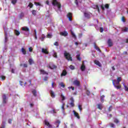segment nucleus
Returning <instances> with one entry per match:
<instances>
[{
  "label": "nucleus",
  "mask_w": 128,
  "mask_h": 128,
  "mask_svg": "<svg viewBox=\"0 0 128 128\" xmlns=\"http://www.w3.org/2000/svg\"><path fill=\"white\" fill-rule=\"evenodd\" d=\"M64 56L68 60H70L71 62L72 61V57L70 54L66 51H65L64 53Z\"/></svg>",
  "instance_id": "f257e3e1"
},
{
  "label": "nucleus",
  "mask_w": 128,
  "mask_h": 128,
  "mask_svg": "<svg viewBox=\"0 0 128 128\" xmlns=\"http://www.w3.org/2000/svg\"><path fill=\"white\" fill-rule=\"evenodd\" d=\"M52 6H58V10L62 8V4H60V2H58V0H53L52 2Z\"/></svg>",
  "instance_id": "f03ea898"
},
{
  "label": "nucleus",
  "mask_w": 128,
  "mask_h": 128,
  "mask_svg": "<svg viewBox=\"0 0 128 128\" xmlns=\"http://www.w3.org/2000/svg\"><path fill=\"white\" fill-rule=\"evenodd\" d=\"M116 80H112V84L113 86L116 88L117 90H120V88H122V85L120 84L118 86L116 85Z\"/></svg>",
  "instance_id": "7ed1b4c3"
},
{
  "label": "nucleus",
  "mask_w": 128,
  "mask_h": 128,
  "mask_svg": "<svg viewBox=\"0 0 128 128\" xmlns=\"http://www.w3.org/2000/svg\"><path fill=\"white\" fill-rule=\"evenodd\" d=\"M2 104H6L8 102V100L6 99V96L4 94H3L2 96Z\"/></svg>",
  "instance_id": "20e7f679"
},
{
  "label": "nucleus",
  "mask_w": 128,
  "mask_h": 128,
  "mask_svg": "<svg viewBox=\"0 0 128 128\" xmlns=\"http://www.w3.org/2000/svg\"><path fill=\"white\" fill-rule=\"evenodd\" d=\"M66 16L70 22H72V13L68 12V14L66 15Z\"/></svg>",
  "instance_id": "39448f33"
},
{
  "label": "nucleus",
  "mask_w": 128,
  "mask_h": 128,
  "mask_svg": "<svg viewBox=\"0 0 128 128\" xmlns=\"http://www.w3.org/2000/svg\"><path fill=\"white\" fill-rule=\"evenodd\" d=\"M60 36H68V33L66 31H64V32H60Z\"/></svg>",
  "instance_id": "423d86ee"
},
{
  "label": "nucleus",
  "mask_w": 128,
  "mask_h": 128,
  "mask_svg": "<svg viewBox=\"0 0 128 128\" xmlns=\"http://www.w3.org/2000/svg\"><path fill=\"white\" fill-rule=\"evenodd\" d=\"M107 44L110 48L112 46H114V44L112 43V40L109 38L108 40Z\"/></svg>",
  "instance_id": "0eeeda50"
},
{
  "label": "nucleus",
  "mask_w": 128,
  "mask_h": 128,
  "mask_svg": "<svg viewBox=\"0 0 128 128\" xmlns=\"http://www.w3.org/2000/svg\"><path fill=\"white\" fill-rule=\"evenodd\" d=\"M74 84L76 86H80V82L78 80H75L73 82Z\"/></svg>",
  "instance_id": "6e6552de"
},
{
  "label": "nucleus",
  "mask_w": 128,
  "mask_h": 128,
  "mask_svg": "<svg viewBox=\"0 0 128 128\" xmlns=\"http://www.w3.org/2000/svg\"><path fill=\"white\" fill-rule=\"evenodd\" d=\"M70 105L71 106L72 108H74V98L72 97L70 98Z\"/></svg>",
  "instance_id": "1a4fd4ad"
},
{
  "label": "nucleus",
  "mask_w": 128,
  "mask_h": 128,
  "mask_svg": "<svg viewBox=\"0 0 128 128\" xmlns=\"http://www.w3.org/2000/svg\"><path fill=\"white\" fill-rule=\"evenodd\" d=\"M40 74H46V76H48V73L44 70H40Z\"/></svg>",
  "instance_id": "9d476101"
},
{
  "label": "nucleus",
  "mask_w": 128,
  "mask_h": 128,
  "mask_svg": "<svg viewBox=\"0 0 128 128\" xmlns=\"http://www.w3.org/2000/svg\"><path fill=\"white\" fill-rule=\"evenodd\" d=\"M50 68L51 70H54V68H56V66L50 63L49 64L48 66Z\"/></svg>",
  "instance_id": "9b49d317"
},
{
  "label": "nucleus",
  "mask_w": 128,
  "mask_h": 128,
  "mask_svg": "<svg viewBox=\"0 0 128 128\" xmlns=\"http://www.w3.org/2000/svg\"><path fill=\"white\" fill-rule=\"evenodd\" d=\"M68 74V72L66 70H64L62 72V73L61 74L60 76H66Z\"/></svg>",
  "instance_id": "f8f14e48"
},
{
  "label": "nucleus",
  "mask_w": 128,
  "mask_h": 128,
  "mask_svg": "<svg viewBox=\"0 0 128 128\" xmlns=\"http://www.w3.org/2000/svg\"><path fill=\"white\" fill-rule=\"evenodd\" d=\"M94 62L95 64H96V66H100V68H102V64H100V62H99L98 60H95L94 61Z\"/></svg>",
  "instance_id": "ddd939ff"
},
{
  "label": "nucleus",
  "mask_w": 128,
  "mask_h": 128,
  "mask_svg": "<svg viewBox=\"0 0 128 128\" xmlns=\"http://www.w3.org/2000/svg\"><path fill=\"white\" fill-rule=\"evenodd\" d=\"M80 70L82 72H84V70H86V66L84 65V63H82V64L80 66Z\"/></svg>",
  "instance_id": "4468645a"
},
{
  "label": "nucleus",
  "mask_w": 128,
  "mask_h": 128,
  "mask_svg": "<svg viewBox=\"0 0 128 128\" xmlns=\"http://www.w3.org/2000/svg\"><path fill=\"white\" fill-rule=\"evenodd\" d=\"M73 112L74 114V116H76V118H80V115H78V113L76 112L75 110H73Z\"/></svg>",
  "instance_id": "2eb2a0df"
},
{
  "label": "nucleus",
  "mask_w": 128,
  "mask_h": 128,
  "mask_svg": "<svg viewBox=\"0 0 128 128\" xmlns=\"http://www.w3.org/2000/svg\"><path fill=\"white\" fill-rule=\"evenodd\" d=\"M50 94L51 96V97L52 98H56V95L54 94V91L52 90H50Z\"/></svg>",
  "instance_id": "dca6fc26"
},
{
  "label": "nucleus",
  "mask_w": 128,
  "mask_h": 128,
  "mask_svg": "<svg viewBox=\"0 0 128 128\" xmlns=\"http://www.w3.org/2000/svg\"><path fill=\"white\" fill-rule=\"evenodd\" d=\"M94 48H96V50H98V52H101L100 49L98 46H96V42H94Z\"/></svg>",
  "instance_id": "f3484780"
},
{
  "label": "nucleus",
  "mask_w": 128,
  "mask_h": 128,
  "mask_svg": "<svg viewBox=\"0 0 128 128\" xmlns=\"http://www.w3.org/2000/svg\"><path fill=\"white\" fill-rule=\"evenodd\" d=\"M42 50L43 54H48V51L46 49L42 48Z\"/></svg>",
  "instance_id": "a211bd4d"
},
{
  "label": "nucleus",
  "mask_w": 128,
  "mask_h": 128,
  "mask_svg": "<svg viewBox=\"0 0 128 128\" xmlns=\"http://www.w3.org/2000/svg\"><path fill=\"white\" fill-rule=\"evenodd\" d=\"M44 124L46 126H48V128H52V125L50 124V122L47 120H45Z\"/></svg>",
  "instance_id": "6ab92c4d"
},
{
  "label": "nucleus",
  "mask_w": 128,
  "mask_h": 128,
  "mask_svg": "<svg viewBox=\"0 0 128 128\" xmlns=\"http://www.w3.org/2000/svg\"><path fill=\"white\" fill-rule=\"evenodd\" d=\"M84 16L85 18H90V14L88 12H84Z\"/></svg>",
  "instance_id": "aec40b11"
},
{
  "label": "nucleus",
  "mask_w": 128,
  "mask_h": 128,
  "mask_svg": "<svg viewBox=\"0 0 128 128\" xmlns=\"http://www.w3.org/2000/svg\"><path fill=\"white\" fill-rule=\"evenodd\" d=\"M97 108L100 110H102V104H98Z\"/></svg>",
  "instance_id": "412c9836"
},
{
  "label": "nucleus",
  "mask_w": 128,
  "mask_h": 128,
  "mask_svg": "<svg viewBox=\"0 0 128 128\" xmlns=\"http://www.w3.org/2000/svg\"><path fill=\"white\" fill-rule=\"evenodd\" d=\"M29 64H30V66H32V64H34V60L32 58H30L28 60Z\"/></svg>",
  "instance_id": "4be33fe9"
},
{
  "label": "nucleus",
  "mask_w": 128,
  "mask_h": 128,
  "mask_svg": "<svg viewBox=\"0 0 128 128\" xmlns=\"http://www.w3.org/2000/svg\"><path fill=\"white\" fill-rule=\"evenodd\" d=\"M14 33L16 34V36H20V32H19V31L16 30H14Z\"/></svg>",
  "instance_id": "5701e85b"
},
{
  "label": "nucleus",
  "mask_w": 128,
  "mask_h": 128,
  "mask_svg": "<svg viewBox=\"0 0 128 128\" xmlns=\"http://www.w3.org/2000/svg\"><path fill=\"white\" fill-rule=\"evenodd\" d=\"M22 30H24V32H29L30 29L28 27H23L22 28Z\"/></svg>",
  "instance_id": "b1692460"
},
{
  "label": "nucleus",
  "mask_w": 128,
  "mask_h": 128,
  "mask_svg": "<svg viewBox=\"0 0 128 128\" xmlns=\"http://www.w3.org/2000/svg\"><path fill=\"white\" fill-rule=\"evenodd\" d=\"M76 58H77L78 60H79V62H81L82 58H80V54H78L76 56Z\"/></svg>",
  "instance_id": "393cba45"
},
{
  "label": "nucleus",
  "mask_w": 128,
  "mask_h": 128,
  "mask_svg": "<svg viewBox=\"0 0 128 128\" xmlns=\"http://www.w3.org/2000/svg\"><path fill=\"white\" fill-rule=\"evenodd\" d=\"M33 96H36V90H33L32 92Z\"/></svg>",
  "instance_id": "a878e982"
},
{
  "label": "nucleus",
  "mask_w": 128,
  "mask_h": 128,
  "mask_svg": "<svg viewBox=\"0 0 128 128\" xmlns=\"http://www.w3.org/2000/svg\"><path fill=\"white\" fill-rule=\"evenodd\" d=\"M22 54H24V55L26 54V49H24V48H22Z\"/></svg>",
  "instance_id": "bb28decb"
},
{
  "label": "nucleus",
  "mask_w": 128,
  "mask_h": 128,
  "mask_svg": "<svg viewBox=\"0 0 128 128\" xmlns=\"http://www.w3.org/2000/svg\"><path fill=\"white\" fill-rule=\"evenodd\" d=\"M71 32V34L72 36V38H76V34H74V32L72 30H70Z\"/></svg>",
  "instance_id": "cd10ccee"
},
{
  "label": "nucleus",
  "mask_w": 128,
  "mask_h": 128,
  "mask_svg": "<svg viewBox=\"0 0 128 128\" xmlns=\"http://www.w3.org/2000/svg\"><path fill=\"white\" fill-rule=\"evenodd\" d=\"M24 12H22L20 14V20H22V18H24Z\"/></svg>",
  "instance_id": "c85d7f7f"
},
{
  "label": "nucleus",
  "mask_w": 128,
  "mask_h": 128,
  "mask_svg": "<svg viewBox=\"0 0 128 128\" xmlns=\"http://www.w3.org/2000/svg\"><path fill=\"white\" fill-rule=\"evenodd\" d=\"M114 122L115 124H119L120 123V120H118V118H114Z\"/></svg>",
  "instance_id": "c756f323"
},
{
  "label": "nucleus",
  "mask_w": 128,
  "mask_h": 128,
  "mask_svg": "<svg viewBox=\"0 0 128 128\" xmlns=\"http://www.w3.org/2000/svg\"><path fill=\"white\" fill-rule=\"evenodd\" d=\"M110 128H116V125L114 123H110Z\"/></svg>",
  "instance_id": "7c9ffc66"
},
{
  "label": "nucleus",
  "mask_w": 128,
  "mask_h": 128,
  "mask_svg": "<svg viewBox=\"0 0 128 128\" xmlns=\"http://www.w3.org/2000/svg\"><path fill=\"white\" fill-rule=\"evenodd\" d=\"M69 68H70V70H74L76 69V66H74L73 65H70L69 66Z\"/></svg>",
  "instance_id": "2f4dec72"
},
{
  "label": "nucleus",
  "mask_w": 128,
  "mask_h": 128,
  "mask_svg": "<svg viewBox=\"0 0 128 128\" xmlns=\"http://www.w3.org/2000/svg\"><path fill=\"white\" fill-rule=\"evenodd\" d=\"M104 95H102L100 96V100H101V102H104Z\"/></svg>",
  "instance_id": "473e14b6"
},
{
  "label": "nucleus",
  "mask_w": 128,
  "mask_h": 128,
  "mask_svg": "<svg viewBox=\"0 0 128 128\" xmlns=\"http://www.w3.org/2000/svg\"><path fill=\"white\" fill-rule=\"evenodd\" d=\"M124 90L126 92H128V87L127 86H126V84H124Z\"/></svg>",
  "instance_id": "72a5a7b5"
},
{
  "label": "nucleus",
  "mask_w": 128,
  "mask_h": 128,
  "mask_svg": "<svg viewBox=\"0 0 128 128\" xmlns=\"http://www.w3.org/2000/svg\"><path fill=\"white\" fill-rule=\"evenodd\" d=\"M32 14H33V16H36V10H32Z\"/></svg>",
  "instance_id": "f704fd0d"
},
{
  "label": "nucleus",
  "mask_w": 128,
  "mask_h": 128,
  "mask_svg": "<svg viewBox=\"0 0 128 128\" xmlns=\"http://www.w3.org/2000/svg\"><path fill=\"white\" fill-rule=\"evenodd\" d=\"M105 8H106L107 10L110 8V4H106L104 5Z\"/></svg>",
  "instance_id": "c9c22d12"
},
{
  "label": "nucleus",
  "mask_w": 128,
  "mask_h": 128,
  "mask_svg": "<svg viewBox=\"0 0 128 128\" xmlns=\"http://www.w3.org/2000/svg\"><path fill=\"white\" fill-rule=\"evenodd\" d=\"M122 32H128V28L126 27H125L124 29L122 30Z\"/></svg>",
  "instance_id": "e433bc0d"
},
{
  "label": "nucleus",
  "mask_w": 128,
  "mask_h": 128,
  "mask_svg": "<svg viewBox=\"0 0 128 128\" xmlns=\"http://www.w3.org/2000/svg\"><path fill=\"white\" fill-rule=\"evenodd\" d=\"M60 96L62 98V101H64L66 100V97L62 94H61Z\"/></svg>",
  "instance_id": "4c0bfd02"
},
{
  "label": "nucleus",
  "mask_w": 128,
  "mask_h": 128,
  "mask_svg": "<svg viewBox=\"0 0 128 128\" xmlns=\"http://www.w3.org/2000/svg\"><path fill=\"white\" fill-rule=\"evenodd\" d=\"M44 38H46V36H44V35L42 34V38H40L42 42H44Z\"/></svg>",
  "instance_id": "58836bf2"
},
{
  "label": "nucleus",
  "mask_w": 128,
  "mask_h": 128,
  "mask_svg": "<svg viewBox=\"0 0 128 128\" xmlns=\"http://www.w3.org/2000/svg\"><path fill=\"white\" fill-rule=\"evenodd\" d=\"M60 86H62V88H64L66 86L64 85V82H62L60 84Z\"/></svg>",
  "instance_id": "ea45409f"
},
{
  "label": "nucleus",
  "mask_w": 128,
  "mask_h": 128,
  "mask_svg": "<svg viewBox=\"0 0 128 128\" xmlns=\"http://www.w3.org/2000/svg\"><path fill=\"white\" fill-rule=\"evenodd\" d=\"M28 6H29V8H32L34 6V4H32V2H30L29 4L28 5Z\"/></svg>",
  "instance_id": "a19ab883"
},
{
  "label": "nucleus",
  "mask_w": 128,
  "mask_h": 128,
  "mask_svg": "<svg viewBox=\"0 0 128 128\" xmlns=\"http://www.w3.org/2000/svg\"><path fill=\"white\" fill-rule=\"evenodd\" d=\"M16 2H18V0H12V4H16Z\"/></svg>",
  "instance_id": "79ce46f5"
},
{
  "label": "nucleus",
  "mask_w": 128,
  "mask_h": 128,
  "mask_svg": "<svg viewBox=\"0 0 128 128\" xmlns=\"http://www.w3.org/2000/svg\"><path fill=\"white\" fill-rule=\"evenodd\" d=\"M121 20L123 22H126V18L124 16H122Z\"/></svg>",
  "instance_id": "37998d69"
},
{
  "label": "nucleus",
  "mask_w": 128,
  "mask_h": 128,
  "mask_svg": "<svg viewBox=\"0 0 128 128\" xmlns=\"http://www.w3.org/2000/svg\"><path fill=\"white\" fill-rule=\"evenodd\" d=\"M78 109L80 110V112H82V105H78Z\"/></svg>",
  "instance_id": "c03bdc74"
},
{
  "label": "nucleus",
  "mask_w": 128,
  "mask_h": 128,
  "mask_svg": "<svg viewBox=\"0 0 128 128\" xmlns=\"http://www.w3.org/2000/svg\"><path fill=\"white\" fill-rule=\"evenodd\" d=\"M52 35L50 34H48L46 36V38H52Z\"/></svg>",
  "instance_id": "a18cd8bd"
},
{
  "label": "nucleus",
  "mask_w": 128,
  "mask_h": 128,
  "mask_svg": "<svg viewBox=\"0 0 128 128\" xmlns=\"http://www.w3.org/2000/svg\"><path fill=\"white\" fill-rule=\"evenodd\" d=\"M0 78H1L2 80H6V76H0Z\"/></svg>",
  "instance_id": "49530a36"
},
{
  "label": "nucleus",
  "mask_w": 128,
  "mask_h": 128,
  "mask_svg": "<svg viewBox=\"0 0 128 128\" xmlns=\"http://www.w3.org/2000/svg\"><path fill=\"white\" fill-rule=\"evenodd\" d=\"M86 94H87V96H90V92L88 90H86Z\"/></svg>",
  "instance_id": "de8ad7c7"
},
{
  "label": "nucleus",
  "mask_w": 128,
  "mask_h": 128,
  "mask_svg": "<svg viewBox=\"0 0 128 128\" xmlns=\"http://www.w3.org/2000/svg\"><path fill=\"white\" fill-rule=\"evenodd\" d=\"M117 82H122V77H118L117 78Z\"/></svg>",
  "instance_id": "09e8293b"
},
{
  "label": "nucleus",
  "mask_w": 128,
  "mask_h": 128,
  "mask_svg": "<svg viewBox=\"0 0 128 128\" xmlns=\"http://www.w3.org/2000/svg\"><path fill=\"white\" fill-rule=\"evenodd\" d=\"M112 106H110L109 107V108H108V112H112Z\"/></svg>",
  "instance_id": "8fccbe9b"
},
{
  "label": "nucleus",
  "mask_w": 128,
  "mask_h": 128,
  "mask_svg": "<svg viewBox=\"0 0 128 128\" xmlns=\"http://www.w3.org/2000/svg\"><path fill=\"white\" fill-rule=\"evenodd\" d=\"M48 77L46 76L44 77L43 80H44V82H46V81H48Z\"/></svg>",
  "instance_id": "3c124183"
},
{
  "label": "nucleus",
  "mask_w": 128,
  "mask_h": 128,
  "mask_svg": "<svg viewBox=\"0 0 128 128\" xmlns=\"http://www.w3.org/2000/svg\"><path fill=\"white\" fill-rule=\"evenodd\" d=\"M53 56L54 58H58V55L56 54V52H55L54 53Z\"/></svg>",
  "instance_id": "603ef678"
},
{
  "label": "nucleus",
  "mask_w": 128,
  "mask_h": 128,
  "mask_svg": "<svg viewBox=\"0 0 128 128\" xmlns=\"http://www.w3.org/2000/svg\"><path fill=\"white\" fill-rule=\"evenodd\" d=\"M60 124V120H57L55 122V124Z\"/></svg>",
  "instance_id": "864d4df0"
},
{
  "label": "nucleus",
  "mask_w": 128,
  "mask_h": 128,
  "mask_svg": "<svg viewBox=\"0 0 128 128\" xmlns=\"http://www.w3.org/2000/svg\"><path fill=\"white\" fill-rule=\"evenodd\" d=\"M74 3L76 4V6H78V0H75Z\"/></svg>",
  "instance_id": "5fc2aeb1"
},
{
  "label": "nucleus",
  "mask_w": 128,
  "mask_h": 128,
  "mask_svg": "<svg viewBox=\"0 0 128 128\" xmlns=\"http://www.w3.org/2000/svg\"><path fill=\"white\" fill-rule=\"evenodd\" d=\"M54 46H58V42H56L54 43Z\"/></svg>",
  "instance_id": "6e6d98bb"
},
{
  "label": "nucleus",
  "mask_w": 128,
  "mask_h": 128,
  "mask_svg": "<svg viewBox=\"0 0 128 128\" xmlns=\"http://www.w3.org/2000/svg\"><path fill=\"white\" fill-rule=\"evenodd\" d=\"M100 32H104V28L101 27L100 28Z\"/></svg>",
  "instance_id": "4d7b16f0"
},
{
  "label": "nucleus",
  "mask_w": 128,
  "mask_h": 128,
  "mask_svg": "<svg viewBox=\"0 0 128 128\" xmlns=\"http://www.w3.org/2000/svg\"><path fill=\"white\" fill-rule=\"evenodd\" d=\"M68 88H69V90L72 88V90H74V86L68 87Z\"/></svg>",
  "instance_id": "13d9d810"
},
{
  "label": "nucleus",
  "mask_w": 128,
  "mask_h": 128,
  "mask_svg": "<svg viewBox=\"0 0 128 128\" xmlns=\"http://www.w3.org/2000/svg\"><path fill=\"white\" fill-rule=\"evenodd\" d=\"M96 8L98 10V12H100V7L96 5Z\"/></svg>",
  "instance_id": "bf43d9fd"
},
{
  "label": "nucleus",
  "mask_w": 128,
  "mask_h": 128,
  "mask_svg": "<svg viewBox=\"0 0 128 128\" xmlns=\"http://www.w3.org/2000/svg\"><path fill=\"white\" fill-rule=\"evenodd\" d=\"M29 52H32V47L29 48Z\"/></svg>",
  "instance_id": "052dcab7"
},
{
  "label": "nucleus",
  "mask_w": 128,
  "mask_h": 128,
  "mask_svg": "<svg viewBox=\"0 0 128 128\" xmlns=\"http://www.w3.org/2000/svg\"><path fill=\"white\" fill-rule=\"evenodd\" d=\"M34 4H36V6H40V2H35Z\"/></svg>",
  "instance_id": "680f3d73"
},
{
  "label": "nucleus",
  "mask_w": 128,
  "mask_h": 128,
  "mask_svg": "<svg viewBox=\"0 0 128 128\" xmlns=\"http://www.w3.org/2000/svg\"><path fill=\"white\" fill-rule=\"evenodd\" d=\"M115 84H116V85L117 84V86L118 85V84H120V82H119L118 81H117V82H116V80Z\"/></svg>",
  "instance_id": "e2e57ef3"
},
{
  "label": "nucleus",
  "mask_w": 128,
  "mask_h": 128,
  "mask_svg": "<svg viewBox=\"0 0 128 128\" xmlns=\"http://www.w3.org/2000/svg\"><path fill=\"white\" fill-rule=\"evenodd\" d=\"M64 104H63L62 105V110H64Z\"/></svg>",
  "instance_id": "0e129e2a"
},
{
  "label": "nucleus",
  "mask_w": 128,
  "mask_h": 128,
  "mask_svg": "<svg viewBox=\"0 0 128 128\" xmlns=\"http://www.w3.org/2000/svg\"><path fill=\"white\" fill-rule=\"evenodd\" d=\"M12 119H9L8 120L9 124H12Z\"/></svg>",
  "instance_id": "69168bd1"
},
{
  "label": "nucleus",
  "mask_w": 128,
  "mask_h": 128,
  "mask_svg": "<svg viewBox=\"0 0 128 128\" xmlns=\"http://www.w3.org/2000/svg\"><path fill=\"white\" fill-rule=\"evenodd\" d=\"M24 68H28V64H24Z\"/></svg>",
  "instance_id": "338daca9"
},
{
  "label": "nucleus",
  "mask_w": 128,
  "mask_h": 128,
  "mask_svg": "<svg viewBox=\"0 0 128 128\" xmlns=\"http://www.w3.org/2000/svg\"><path fill=\"white\" fill-rule=\"evenodd\" d=\"M22 84H24V82L22 81H20V86H22Z\"/></svg>",
  "instance_id": "774afa93"
}]
</instances>
